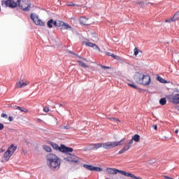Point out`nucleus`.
I'll list each match as a JSON object with an SVG mask.
<instances>
[{
    "mask_svg": "<svg viewBox=\"0 0 179 179\" xmlns=\"http://www.w3.org/2000/svg\"><path fill=\"white\" fill-rule=\"evenodd\" d=\"M46 163L51 170L57 171L61 167V160L52 153H50L46 156Z\"/></svg>",
    "mask_w": 179,
    "mask_h": 179,
    "instance_id": "1",
    "label": "nucleus"
},
{
    "mask_svg": "<svg viewBox=\"0 0 179 179\" xmlns=\"http://www.w3.org/2000/svg\"><path fill=\"white\" fill-rule=\"evenodd\" d=\"M60 152H62L63 153H66L67 157L64 158L66 162H70L71 163L79 162V157L71 154L72 153V152H73V148L66 147L65 145L62 144Z\"/></svg>",
    "mask_w": 179,
    "mask_h": 179,
    "instance_id": "2",
    "label": "nucleus"
},
{
    "mask_svg": "<svg viewBox=\"0 0 179 179\" xmlns=\"http://www.w3.org/2000/svg\"><path fill=\"white\" fill-rule=\"evenodd\" d=\"M134 80L138 85H143L144 86H149L151 83L150 76L144 75L142 73H136L134 76Z\"/></svg>",
    "mask_w": 179,
    "mask_h": 179,
    "instance_id": "3",
    "label": "nucleus"
},
{
    "mask_svg": "<svg viewBox=\"0 0 179 179\" xmlns=\"http://www.w3.org/2000/svg\"><path fill=\"white\" fill-rule=\"evenodd\" d=\"M124 143H127V141L125 138H122L120 141H108L106 143H102V148L103 149H113V148H117V146H121V145H124Z\"/></svg>",
    "mask_w": 179,
    "mask_h": 179,
    "instance_id": "4",
    "label": "nucleus"
},
{
    "mask_svg": "<svg viewBox=\"0 0 179 179\" xmlns=\"http://www.w3.org/2000/svg\"><path fill=\"white\" fill-rule=\"evenodd\" d=\"M17 6L24 10V12H29L30 9H31V3L29 0H17Z\"/></svg>",
    "mask_w": 179,
    "mask_h": 179,
    "instance_id": "5",
    "label": "nucleus"
},
{
    "mask_svg": "<svg viewBox=\"0 0 179 179\" xmlns=\"http://www.w3.org/2000/svg\"><path fill=\"white\" fill-rule=\"evenodd\" d=\"M166 97L172 104H179V90L175 89L172 94L166 95Z\"/></svg>",
    "mask_w": 179,
    "mask_h": 179,
    "instance_id": "6",
    "label": "nucleus"
},
{
    "mask_svg": "<svg viewBox=\"0 0 179 179\" xmlns=\"http://www.w3.org/2000/svg\"><path fill=\"white\" fill-rule=\"evenodd\" d=\"M1 6L3 8H11L12 9L17 7V1L13 0L1 1Z\"/></svg>",
    "mask_w": 179,
    "mask_h": 179,
    "instance_id": "7",
    "label": "nucleus"
},
{
    "mask_svg": "<svg viewBox=\"0 0 179 179\" xmlns=\"http://www.w3.org/2000/svg\"><path fill=\"white\" fill-rule=\"evenodd\" d=\"M106 171L108 174H110L112 176H115V174H118V173H120V174H122V176H124L127 174V171H121L115 168H107Z\"/></svg>",
    "mask_w": 179,
    "mask_h": 179,
    "instance_id": "8",
    "label": "nucleus"
},
{
    "mask_svg": "<svg viewBox=\"0 0 179 179\" xmlns=\"http://www.w3.org/2000/svg\"><path fill=\"white\" fill-rule=\"evenodd\" d=\"M31 19L37 26H44V22L36 13H31Z\"/></svg>",
    "mask_w": 179,
    "mask_h": 179,
    "instance_id": "9",
    "label": "nucleus"
},
{
    "mask_svg": "<svg viewBox=\"0 0 179 179\" xmlns=\"http://www.w3.org/2000/svg\"><path fill=\"white\" fill-rule=\"evenodd\" d=\"M179 19V11H178L172 18H169L168 20H166L165 22L166 23H169L170 22H176V20H178Z\"/></svg>",
    "mask_w": 179,
    "mask_h": 179,
    "instance_id": "10",
    "label": "nucleus"
},
{
    "mask_svg": "<svg viewBox=\"0 0 179 179\" xmlns=\"http://www.w3.org/2000/svg\"><path fill=\"white\" fill-rule=\"evenodd\" d=\"M12 157V155L9 153V152H6L2 158H1V162H8V160H9V159H10V157Z\"/></svg>",
    "mask_w": 179,
    "mask_h": 179,
    "instance_id": "11",
    "label": "nucleus"
},
{
    "mask_svg": "<svg viewBox=\"0 0 179 179\" xmlns=\"http://www.w3.org/2000/svg\"><path fill=\"white\" fill-rule=\"evenodd\" d=\"M16 149H17V146H15L13 145H11L7 150V152L12 156L16 152Z\"/></svg>",
    "mask_w": 179,
    "mask_h": 179,
    "instance_id": "12",
    "label": "nucleus"
},
{
    "mask_svg": "<svg viewBox=\"0 0 179 179\" xmlns=\"http://www.w3.org/2000/svg\"><path fill=\"white\" fill-rule=\"evenodd\" d=\"M59 26H61L64 30H71V29H72V27L62 21L59 23Z\"/></svg>",
    "mask_w": 179,
    "mask_h": 179,
    "instance_id": "13",
    "label": "nucleus"
},
{
    "mask_svg": "<svg viewBox=\"0 0 179 179\" xmlns=\"http://www.w3.org/2000/svg\"><path fill=\"white\" fill-rule=\"evenodd\" d=\"M79 22H80V24H85V25L89 24L87 18H86L85 17H80Z\"/></svg>",
    "mask_w": 179,
    "mask_h": 179,
    "instance_id": "14",
    "label": "nucleus"
},
{
    "mask_svg": "<svg viewBox=\"0 0 179 179\" xmlns=\"http://www.w3.org/2000/svg\"><path fill=\"white\" fill-rule=\"evenodd\" d=\"M50 145L53 148V149H55V150L61 151V147H59V145H58V144H57L54 142H51Z\"/></svg>",
    "mask_w": 179,
    "mask_h": 179,
    "instance_id": "15",
    "label": "nucleus"
},
{
    "mask_svg": "<svg viewBox=\"0 0 179 179\" xmlns=\"http://www.w3.org/2000/svg\"><path fill=\"white\" fill-rule=\"evenodd\" d=\"M125 177H131V178H133V179H142V178L136 177L134 174H132L131 173H128V172H126Z\"/></svg>",
    "mask_w": 179,
    "mask_h": 179,
    "instance_id": "16",
    "label": "nucleus"
},
{
    "mask_svg": "<svg viewBox=\"0 0 179 179\" xmlns=\"http://www.w3.org/2000/svg\"><path fill=\"white\" fill-rule=\"evenodd\" d=\"M83 167L87 170H90V171H93L94 167L92 165L83 164Z\"/></svg>",
    "mask_w": 179,
    "mask_h": 179,
    "instance_id": "17",
    "label": "nucleus"
},
{
    "mask_svg": "<svg viewBox=\"0 0 179 179\" xmlns=\"http://www.w3.org/2000/svg\"><path fill=\"white\" fill-rule=\"evenodd\" d=\"M131 139L134 140L135 142H140L141 136L139 134H135Z\"/></svg>",
    "mask_w": 179,
    "mask_h": 179,
    "instance_id": "18",
    "label": "nucleus"
},
{
    "mask_svg": "<svg viewBox=\"0 0 179 179\" xmlns=\"http://www.w3.org/2000/svg\"><path fill=\"white\" fill-rule=\"evenodd\" d=\"M77 62H78L80 66H82L83 68H89V66H87L86 64H85L81 60H78Z\"/></svg>",
    "mask_w": 179,
    "mask_h": 179,
    "instance_id": "19",
    "label": "nucleus"
},
{
    "mask_svg": "<svg viewBox=\"0 0 179 179\" xmlns=\"http://www.w3.org/2000/svg\"><path fill=\"white\" fill-rule=\"evenodd\" d=\"M158 82H160V83H169V82H167V80H164V78L160 77V76H158L157 78Z\"/></svg>",
    "mask_w": 179,
    "mask_h": 179,
    "instance_id": "20",
    "label": "nucleus"
},
{
    "mask_svg": "<svg viewBox=\"0 0 179 179\" xmlns=\"http://www.w3.org/2000/svg\"><path fill=\"white\" fill-rule=\"evenodd\" d=\"M95 149H100L103 148V143H94Z\"/></svg>",
    "mask_w": 179,
    "mask_h": 179,
    "instance_id": "21",
    "label": "nucleus"
},
{
    "mask_svg": "<svg viewBox=\"0 0 179 179\" xmlns=\"http://www.w3.org/2000/svg\"><path fill=\"white\" fill-rule=\"evenodd\" d=\"M53 22H54V20H52V19L50 20L48 22L47 24H48V27H49V29H52Z\"/></svg>",
    "mask_w": 179,
    "mask_h": 179,
    "instance_id": "22",
    "label": "nucleus"
},
{
    "mask_svg": "<svg viewBox=\"0 0 179 179\" xmlns=\"http://www.w3.org/2000/svg\"><path fill=\"white\" fill-rule=\"evenodd\" d=\"M166 103H167V101L166 100V98H162L159 100V104H161V106H165Z\"/></svg>",
    "mask_w": 179,
    "mask_h": 179,
    "instance_id": "23",
    "label": "nucleus"
},
{
    "mask_svg": "<svg viewBox=\"0 0 179 179\" xmlns=\"http://www.w3.org/2000/svg\"><path fill=\"white\" fill-rule=\"evenodd\" d=\"M16 110H20V111H22V113H27V110L26 108H22L20 106H15Z\"/></svg>",
    "mask_w": 179,
    "mask_h": 179,
    "instance_id": "24",
    "label": "nucleus"
},
{
    "mask_svg": "<svg viewBox=\"0 0 179 179\" xmlns=\"http://www.w3.org/2000/svg\"><path fill=\"white\" fill-rule=\"evenodd\" d=\"M87 150H93L95 149L94 148V143L92 144H90L87 147Z\"/></svg>",
    "mask_w": 179,
    "mask_h": 179,
    "instance_id": "25",
    "label": "nucleus"
},
{
    "mask_svg": "<svg viewBox=\"0 0 179 179\" xmlns=\"http://www.w3.org/2000/svg\"><path fill=\"white\" fill-rule=\"evenodd\" d=\"M43 149L44 150H45V152H51V147H50L49 145H44L43 146Z\"/></svg>",
    "mask_w": 179,
    "mask_h": 179,
    "instance_id": "26",
    "label": "nucleus"
},
{
    "mask_svg": "<svg viewBox=\"0 0 179 179\" xmlns=\"http://www.w3.org/2000/svg\"><path fill=\"white\" fill-rule=\"evenodd\" d=\"M60 22H62V21H53V26H57V27H61V25H59V23Z\"/></svg>",
    "mask_w": 179,
    "mask_h": 179,
    "instance_id": "27",
    "label": "nucleus"
},
{
    "mask_svg": "<svg viewBox=\"0 0 179 179\" xmlns=\"http://www.w3.org/2000/svg\"><path fill=\"white\" fill-rule=\"evenodd\" d=\"M83 44H85V45H87V47L92 48L94 43H91V42H83Z\"/></svg>",
    "mask_w": 179,
    "mask_h": 179,
    "instance_id": "28",
    "label": "nucleus"
},
{
    "mask_svg": "<svg viewBox=\"0 0 179 179\" xmlns=\"http://www.w3.org/2000/svg\"><path fill=\"white\" fill-rule=\"evenodd\" d=\"M92 48L94 50H98L99 52H100V51H101V50H100V48H99V45H97L96 44H94L92 45Z\"/></svg>",
    "mask_w": 179,
    "mask_h": 179,
    "instance_id": "29",
    "label": "nucleus"
},
{
    "mask_svg": "<svg viewBox=\"0 0 179 179\" xmlns=\"http://www.w3.org/2000/svg\"><path fill=\"white\" fill-rule=\"evenodd\" d=\"M112 58H114V59H117V61H120V59H121V57L115 55L114 54L112 53Z\"/></svg>",
    "mask_w": 179,
    "mask_h": 179,
    "instance_id": "30",
    "label": "nucleus"
},
{
    "mask_svg": "<svg viewBox=\"0 0 179 179\" xmlns=\"http://www.w3.org/2000/svg\"><path fill=\"white\" fill-rule=\"evenodd\" d=\"M123 149H124V152H128V150H129V149H131V146L129 145L128 144H127V145H125L124 146Z\"/></svg>",
    "mask_w": 179,
    "mask_h": 179,
    "instance_id": "31",
    "label": "nucleus"
},
{
    "mask_svg": "<svg viewBox=\"0 0 179 179\" xmlns=\"http://www.w3.org/2000/svg\"><path fill=\"white\" fill-rule=\"evenodd\" d=\"M22 81H19L16 83L15 87H18V89H20L22 87Z\"/></svg>",
    "mask_w": 179,
    "mask_h": 179,
    "instance_id": "32",
    "label": "nucleus"
},
{
    "mask_svg": "<svg viewBox=\"0 0 179 179\" xmlns=\"http://www.w3.org/2000/svg\"><path fill=\"white\" fill-rule=\"evenodd\" d=\"M93 171H103V169H101L100 167L94 166Z\"/></svg>",
    "mask_w": 179,
    "mask_h": 179,
    "instance_id": "33",
    "label": "nucleus"
},
{
    "mask_svg": "<svg viewBox=\"0 0 179 179\" xmlns=\"http://www.w3.org/2000/svg\"><path fill=\"white\" fill-rule=\"evenodd\" d=\"M134 55L136 57L139 54V49L138 48H135L134 50Z\"/></svg>",
    "mask_w": 179,
    "mask_h": 179,
    "instance_id": "34",
    "label": "nucleus"
},
{
    "mask_svg": "<svg viewBox=\"0 0 179 179\" xmlns=\"http://www.w3.org/2000/svg\"><path fill=\"white\" fill-rule=\"evenodd\" d=\"M99 66H101V68H102L103 69H110V66H103L102 64H99Z\"/></svg>",
    "mask_w": 179,
    "mask_h": 179,
    "instance_id": "35",
    "label": "nucleus"
},
{
    "mask_svg": "<svg viewBox=\"0 0 179 179\" xmlns=\"http://www.w3.org/2000/svg\"><path fill=\"white\" fill-rule=\"evenodd\" d=\"M28 85H29V82L23 83V81H22L21 87H26V86H27Z\"/></svg>",
    "mask_w": 179,
    "mask_h": 179,
    "instance_id": "36",
    "label": "nucleus"
},
{
    "mask_svg": "<svg viewBox=\"0 0 179 179\" xmlns=\"http://www.w3.org/2000/svg\"><path fill=\"white\" fill-rule=\"evenodd\" d=\"M110 121H115L116 122H120V120L115 118V117H110Z\"/></svg>",
    "mask_w": 179,
    "mask_h": 179,
    "instance_id": "37",
    "label": "nucleus"
},
{
    "mask_svg": "<svg viewBox=\"0 0 179 179\" xmlns=\"http://www.w3.org/2000/svg\"><path fill=\"white\" fill-rule=\"evenodd\" d=\"M128 85L130 86V87H133L134 89H138V87L134 84L129 83Z\"/></svg>",
    "mask_w": 179,
    "mask_h": 179,
    "instance_id": "38",
    "label": "nucleus"
},
{
    "mask_svg": "<svg viewBox=\"0 0 179 179\" xmlns=\"http://www.w3.org/2000/svg\"><path fill=\"white\" fill-rule=\"evenodd\" d=\"M43 111L45 112V113H48V111H50V108H48V107H45V108H43Z\"/></svg>",
    "mask_w": 179,
    "mask_h": 179,
    "instance_id": "39",
    "label": "nucleus"
},
{
    "mask_svg": "<svg viewBox=\"0 0 179 179\" xmlns=\"http://www.w3.org/2000/svg\"><path fill=\"white\" fill-rule=\"evenodd\" d=\"M134 140L131 138L127 145H130V146H131V145H134Z\"/></svg>",
    "mask_w": 179,
    "mask_h": 179,
    "instance_id": "40",
    "label": "nucleus"
},
{
    "mask_svg": "<svg viewBox=\"0 0 179 179\" xmlns=\"http://www.w3.org/2000/svg\"><path fill=\"white\" fill-rule=\"evenodd\" d=\"M76 57H78V58H80V59H83V61H87V59H86V58H83V57H80V56H79V55H76Z\"/></svg>",
    "mask_w": 179,
    "mask_h": 179,
    "instance_id": "41",
    "label": "nucleus"
},
{
    "mask_svg": "<svg viewBox=\"0 0 179 179\" xmlns=\"http://www.w3.org/2000/svg\"><path fill=\"white\" fill-rule=\"evenodd\" d=\"M69 126H62V127H61V129H69Z\"/></svg>",
    "mask_w": 179,
    "mask_h": 179,
    "instance_id": "42",
    "label": "nucleus"
},
{
    "mask_svg": "<svg viewBox=\"0 0 179 179\" xmlns=\"http://www.w3.org/2000/svg\"><path fill=\"white\" fill-rule=\"evenodd\" d=\"M3 128H5V126H3V124L0 123V131H2V129H3Z\"/></svg>",
    "mask_w": 179,
    "mask_h": 179,
    "instance_id": "43",
    "label": "nucleus"
},
{
    "mask_svg": "<svg viewBox=\"0 0 179 179\" xmlns=\"http://www.w3.org/2000/svg\"><path fill=\"white\" fill-rule=\"evenodd\" d=\"M124 152H125V150H124V148H122V150H120V151H119V155H122V153H124Z\"/></svg>",
    "mask_w": 179,
    "mask_h": 179,
    "instance_id": "44",
    "label": "nucleus"
},
{
    "mask_svg": "<svg viewBox=\"0 0 179 179\" xmlns=\"http://www.w3.org/2000/svg\"><path fill=\"white\" fill-rule=\"evenodd\" d=\"M1 117H2V118H8V115H6L5 113H2Z\"/></svg>",
    "mask_w": 179,
    "mask_h": 179,
    "instance_id": "45",
    "label": "nucleus"
},
{
    "mask_svg": "<svg viewBox=\"0 0 179 179\" xmlns=\"http://www.w3.org/2000/svg\"><path fill=\"white\" fill-rule=\"evenodd\" d=\"M106 55H108V57H111L113 55V53L110 52H106Z\"/></svg>",
    "mask_w": 179,
    "mask_h": 179,
    "instance_id": "46",
    "label": "nucleus"
},
{
    "mask_svg": "<svg viewBox=\"0 0 179 179\" xmlns=\"http://www.w3.org/2000/svg\"><path fill=\"white\" fill-rule=\"evenodd\" d=\"M8 121H10V122H12V121H13V117L10 116L8 117Z\"/></svg>",
    "mask_w": 179,
    "mask_h": 179,
    "instance_id": "47",
    "label": "nucleus"
},
{
    "mask_svg": "<svg viewBox=\"0 0 179 179\" xmlns=\"http://www.w3.org/2000/svg\"><path fill=\"white\" fill-rule=\"evenodd\" d=\"M70 54H73V55H77L75 52H72V51H69Z\"/></svg>",
    "mask_w": 179,
    "mask_h": 179,
    "instance_id": "48",
    "label": "nucleus"
},
{
    "mask_svg": "<svg viewBox=\"0 0 179 179\" xmlns=\"http://www.w3.org/2000/svg\"><path fill=\"white\" fill-rule=\"evenodd\" d=\"M152 127H153V129H155V130L157 129V125H153Z\"/></svg>",
    "mask_w": 179,
    "mask_h": 179,
    "instance_id": "49",
    "label": "nucleus"
},
{
    "mask_svg": "<svg viewBox=\"0 0 179 179\" xmlns=\"http://www.w3.org/2000/svg\"><path fill=\"white\" fill-rule=\"evenodd\" d=\"M76 5L74 3L69 4V6H75Z\"/></svg>",
    "mask_w": 179,
    "mask_h": 179,
    "instance_id": "50",
    "label": "nucleus"
},
{
    "mask_svg": "<svg viewBox=\"0 0 179 179\" xmlns=\"http://www.w3.org/2000/svg\"><path fill=\"white\" fill-rule=\"evenodd\" d=\"M175 134H178V129H176V130L175 131Z\"/></svg>",
    "mask_w": 179,
    "mask_h": 179,
    "instance_id": "51",
    "label": "nucleus"
},
{
    "mask_svg": "<svg viewBox=\"0 0 179 179\" xmlns=\"http://www.w3.org/2000/svg\"><path fill=\"white\" fill-rule=\"evenodd\" d=\"M57 106H58L59 107H61V106H62V104L58 103Z\"/></svg>",
    "mask_w": 179,
    "mask_h": 179,
    "instance_id": "52",
    "label": "nucleus"
},
{
    "mask_svg": "<svg viewBox=\"0 0 179 179\" xmlns=\"http://www.w3.org/2000/svg\"><path fill=\"white\" fill-rule=\"evenodd\" d=\"M1 152H3V151L1 150V151H0V153H1Z\"/></svg>",
    "mask_w": 179,
    "mask_h": 179,
    "instance_id": "53",
    "label": "nucleus"
},
{
    "mask_svg": "<svg viewBox=\"0 0 179 179\" xmlns=\"http://www.w3.org/2000/svg\"><path fill=\"white\" fill-rule=\"evenodd\" d=\"M113 179H115V178H113Z\"/></svg>",
    "mask_w": 179,
    "mask_h": 179,
    "instance_id": "54",
    "label": "nucleus"
}]
</instances>
